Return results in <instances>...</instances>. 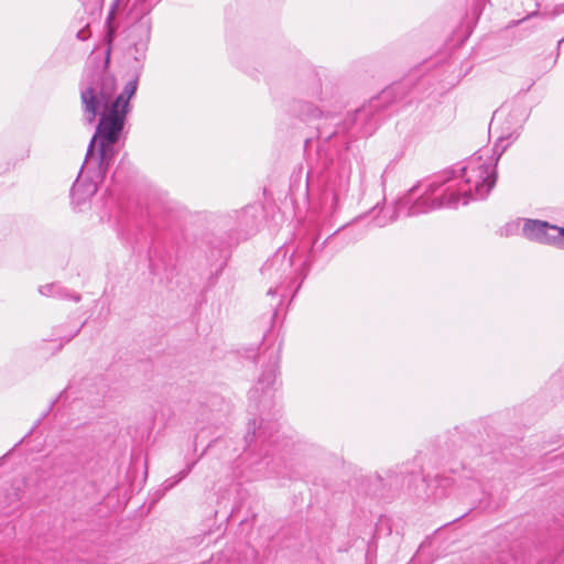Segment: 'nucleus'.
Returning <instances> with one entry per match:
<instances>
[{
	"label": "nucleus",
	"mask_w": 564,
	"mask_h": 564,
	"mask_svg": "<svg viewBox=\"0 0 564 564\" xmlns=\"http://www.w3.org/2000/svg\"><path fill=\"white\" fill-rule=\"evenodd\" d=\"M514 122L506 131H501L492 150L481 149L466 159L458 167L445 170L443 178L453 176L455 185L453 193L457 195V205H467L470 200L485 199L496 184V166L507 148L519 135V122L522 121L518 110L510 111L508 106H501L494 112L490 129H498L501 122Z\"/></svg>",
	"instance_id": "f03ea898"
},
{
	"label": "nucleus",
	"mask_w": 564,
	"mask_h": 564,
	"mask_svg": "<svg viewBox=\"0 0 564 564\" xmlns=\"http://www.w3.org/2000/svg\"><path fill=\"white\" fill-rule=\"evenodd\" d=\"M126 2H127V0H115V2L111 6V9H110V11L108 13V17H107V25H108L107 39H108V42L112 41L113 34H115V30H113V26H112V21L115 20L116 14L120 10L121 4H124Z\"/></svg>",
	"instance_id": "9b49d317"
},
{
	"label": "nucleus",
	"mask_w": 564,
	"mask_h": 564,
	"mask_svg": "<svg viewBox=\"0 0 564 564\" xmlns=\"http://www.w3.org/2000/svg\"><path fill=\"white\" fill-rule=\"evenodd\" d=\"M334 104H335L338 108H341V106L339 105V102H338V100H337V99L334 101Z\"/></svg>",
	"instance_id": "4be33fe9"
},
{
	"label": "nucleus",
	"mask_w": 564,
	"mask_h": 564,
	"mask_svg": "<svg viewBox=\"0 0 564 564\" xmlns=\"http://www.w3.org/2000/svg\"><path fill=\"white\" fill-rule=\"evenodd\" d=\"M564 42V37L558 41V46Z\"/></svg>",
	"instance_id": "5701e85b"
},
{
	"label": "nucleus",
	"mask_w": 564,
	"mask_h": 564,
	"mask_svg": "<svg viewBox=\"0 0 564 564\" xmlns=\"http://www.w3.org/2000/svg\"><path fill=\"white\" fill-rule=\"evenodd\" d=\"M193 466H194V464H189L183 470H181L176 476L167 478L163 484L164 490L166 491V490L172 489L176 484H178L182 479H184L191 473Z\"/></svg>",
	"instance_id": "f8f14e48"
},
{
	"label": "nucleus",
	"mask_w": 564,
	"mask_h": 564,
	"mask_svg": "<svg viewBox=\"0 0 564 564\" xmlns=\"http://www.w3.org/2000/svg\"><path fill=\"white\" fill-rule=\"evenodd\" d=\"M343 227L336 230L333 235L327 237L321 246H317L316 240L313 241L307 256L303 259L299 251H295L289 259V265L294 267V273L297 275L305 276L308 272L310 265L317 258V253L324 248V246L330 240V238L337 234Z\"/></svg>",
	"instance_id": "6e6552de"
},
{
	"label": "nucleus",
	"mask_w": 564,
	"mask_h": 564,
	"mask_svg": "<svg viewBox=\"0 0 564 564\" xmlns=\"http://www.w3.org/2000/svg\"><path fill=\"white\" fill-rule=\"evenodd\" d=\"M40 294L44 296L57 297L62 300H72L74 302L80 301V295L68 291L58 283H48L39 288Z\"/></svg>",
	"instance_id": "9d476101"
},
{
	"label": "nucleus",
	"mask_w": 564,
	"mask_h": 564,
	"mask_svg": "<svg viewBox=\"0 0 564 564\" xmlns=\"http://www.w3.org/2000/svg\"><path fill=\"white\" fill-rule=\"evenodd\" d=\"M80 328L82 326L77 327L75 330H73L69 335L67 336H64L63 339L65 343H68L75 336L78 335V333L80 332Z\"/></svg>",
	"instance_id": "f3484780"
},
{
	"label": "nucleus",
	"mask_w": 564,
	"mask_h": 564,
	"mask_svg": "<svg viewBox=\"0 0 564 564\" xmlns=\"http://www.w3.org/2000/svg\"><path fill=\"white\" fill-rule=\"evenodd\" d=\"M508 556H509L508 554H503V555L497 557L496 560H492L491 557H489V558L484 560L480 564H508L506 562Z\"/></svg>",
	"instance_id": "2eb2a0df"
},
{
	"label": "nucleus",
	"mask_w": 564,
	"mask_h": 564,
	"mask_svg": "<svg viewBox=\"0 0 564 564\" xmlns=\"http://www.w3.org/2000/svg\"><path fill=\"white\" fill-rule=\"evenodd\" d=\"M350 185V169L340 167L335 174L329 173L318 196L322 216L333 220L345 200Z\"/></svg>",
	"instance_id": "423d86ee"
},
{
	"label": "nucleus",
	"mask_w": 564,
	"mask_h": 564,
	"mask_svg": "<svg viewBox=\"0 0 564 564\" xmlns=\"http://www.w3.org/2000/svg\"><path fill=\"white\" fill-rule=\"evenodd\" d=\"M154 4H145L143 7L132 6L127 14V39L130 41L131 47L134 50V59L138 63L134 75L126 83L132 79H139L142 65L140 62L145 57V51L151 37L152 20L150 12ZM139 80H137V85Z\"/></svg>",
	"instance_id": "39448f33"
},
{
	"label": "nucleus",
	"mask_w": 564,
	"mask_h": 564,
	"mask_svg": "<svg viewBox=\"0 0 564 564\" xmlns=\"http://www.w3.org/2000/svg\"><path fill=\"white\" fill-rule=\"evenodd\" d=\"M522 235L530 240L564 249V228L550 225L547 221L524 219Z\"/></svg>",
	"instance_id": "0eeeda50"
},
{
	"label": "nucleus",
	"mask_w": 564,
	"mask_h": 564,
	"mask_svg": "<svg viewBox=\"0 0 564 564\" xmlns=\"http://www.w3.org/2000/svg\"><path fill=\"white\" fill-rule=\"evenodd\" d=\"M455 178L442 174L429 182H419L412 186L382 215L373 217L376 227H386L400 217H413L438 208H456L457 195L453 193Z\"/></svg>",
	"instance_id": "20e7f679"
},
{
	"label": "nucleus",
	"mask_w": 564,
	"mask_h": 564,
	"mask_svg": "<svg viewBox=\"0 0 564 564\" xmlns=\"http://www.w3.org/2000/svg\"><path fill=\"white\" fill-rule=\"evenodd\" d=\"M267 293L268 295H275L278 294V288H270Z\"/></svg>",
	"instance_id": "aec40b11"
},
{
	"label": "nucleus",
	"mask_w": 564,
	"mask_h": 564,
	"mask_svg": "<svg viewBox=\"0 0 564 564\" xmlns=\"http://www.w3.org/2000/svg\"><path fill=\"white\" fill-rule=\"evenodd\" d=\"M280 349L273 350L269 356V365L263 370L261 377L258 380V384L261 386L262 390L272 387L276 380L278 368H279V356Z\"/></svg>",
	"instance_id": "1a4fd4ad"
},
{
	"label": "nucleus",
	"mask_w": 564,
	"mask_h": 564,
	"mask_svg": "<svg viewBox=\"0 0 564 564\" xmlns=\"http://www.w3.org/2000/svg\"><path fill=\"white\" fill-rule=\"evenodd\" d=\"M90 36V31L88 29V25L77 32V39L85 41Z\"/></svg>",
	"instance_id": "dca6fc26"
},
{
	"label": "nucleus",
	"mask_w": 564,
	"mask_h": 564,
	"mask_svg": "<svg viewBox=\"0 0 564 564\" xmlns=\"http://www.w3.org/2000/svg\"><path fill=\"white\" fill-rule=\"evenodd\" d=\"M308 96L318 99L321 107H315L310 101H297L294 105V111L305 121L321 119L322 123L316 126L318 139L327 141L339 132L351 131L354 134L362 138L371 135L377 130L380 120L378 110L381 104L388 100L390 91L383 90L367 105L348 115L341 123H339L335 113L327 110V107L333 104L332 98H328L326 95L324 96L321 83L315 76L312 77Z\"/></svg>",
	"instance_id": "7ed1b4c3"
},
{
	"label": "nucleus",
	"mask_w": 564,
	"mask_h": 564,
	"mask_svg": "<svg viewBox=\"0 0 564 564\" xmlns=\"http://www.w3.org/2000/svg\"><path fill=\"white\" fill-rule=\"evenodd\" d=\"M137 80L124 85L116 97L117 80L106 66L87 69L80 80L83 118L87 124H93L98 116L99 121L70 189L72 200L77 206L96 194L117 155L116 143L130 110L129 101L137 91Z\"/></svg>",
	"instance_id": "f257e3e1"
},
{
	"label": "nucleus",
	"mask_w": 564,
	"mask_h": 564,
	"mask_svg": "<svg viewBox=\"0 0 564 564\" xmlns=\"http://www.w3.org/2000/svg\"><path fill=\"white\" fill-rule=\"evenodd\" d=\"M519 226H520V223H519V221L508 223V224H507V225L501 229V235H505V236L513 235L514 232H517V231H518Z\"/></svg>",
	"instance_id": "4468645a"
},
{
	"label": "nucleus",
	"mask_w": 564,
	"mask_h": 564,
	"mask_svg": "<svg viewBox=\"0 0 564 564\" xmlns=\"http://www.w3.org/2000/svg\"><path fill=\"white\" fill-rule=\"evenodd\" d=\"M249 210H250V208H246V209H243V210H242V215H243V216H247V215L249 214Z\"/></svg>",
	"instance_id": "412c9836"
},
{
	"label": "nucleus",
	"mask_w": 564,
	"mask_h": 564,
	"mask_svg": "<svg viewBox=\"0 0 564 564\" xmlns=\"http://www.w3.org/2000/svg\"><path fill=\"white\" fill-rule=\"evenodd\" d=\"M145 4H152L149 0H134L132 6L143 7Z\"/></svg>",
	"instance_id": "a211bd4d"
},
{
	"label": "nucleus",
	"mask_w": 564,
	"mask_h": 564,
	"mask_svg": "<svg viewBox=\"0 0 564 564\" xmlns=\"http://www.w3.org/2000/svg\"><path fill=\"white\" fill-rule=\"evenodd\" d=\"M65 391H62L58 398H62L64 395Z\"/></svg>",
	"instance_id": "b1692460"
},
{
	"label": "nucleus",
	"mask_w": 564,
	"mask_h": 564,
	"mask_svg": "<svg viewBox=\"0 0 564 564\" xmlns=\"http://www.w3.org/2000/svg\"><path fill=\"white\" fill-rule=\"evenodd\" d=\"M250 425H252L253 430H252L251 435H250V433L247 434L246 441L250 444V442H252L253 440L262 438L264 442L267 440L264 426L260 425L258 427V430H256V420H253L250 423Z\"/></svg>",
	"instance_id": "ddd939ff"
},
{
	"label": "nucleus",
	"mask_w": 564,
	"mask_h": 564,
	"mask_svg": "<svg viewBox=\"0 0 564 564\" xmlns=\"http://www.w3.org/2000/svg\"><path fill=\"white\" fill-rule=\"evenodd\" d=\"M272 265L273 264H265L263 268H262V272L263 274H268L270 273L271 269H272Z\"/></svg>",
	"instance_id": "6ab92c4d"
}]
</instances>
